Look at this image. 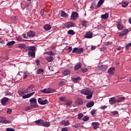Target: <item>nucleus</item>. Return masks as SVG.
Segmentation results:
<instances>
[{
  "mask_svg": "<svg viewBox=\"0 0 131 131\" xmlns=\"http://www.w3.org/2000/svg\"><path fill=\"white\" fill-rule=\"evenodd\" d=\"M68 34H70L71 35H74L75 34V32L73 30H70L68 31Z\"/></svg>",
  "mask_w": 131,
  "mask_h": 131,
  "instance_id": "nucleus-38",
  "label": "nucleus"
},
{
  "mask_svg": "<svg viewBox=\"0 0 131 131\" xmlns=\"http://www.w3.org/2000/svg\"><path fill=\"white\" fill-rule=\"evenodd\" d=\"M96 112H97V110L94 109L91 111V113L92 115H94V114H95V113H96Z\"/></svg>",
  "mask_w": 131,
  "mask_h": 131,
  "instance_id": "nucleus-48",
  "label": "nucleus"
},
{
  "mask_svg": "<svg viewBox=\"0 0 131 131\" xmlns=\"http://www.w3.org/2000/svg\"><path fill=\"white\" fill-rule=\"evenodd\" d=\"M31 109H32V107H31V106H27V107H26V108L25 109V111H28V110H31Z\"/></svg>",
  "mask_w": 131,
  "mask_h": 131,
  "instance_id": "nucleus-49",
  "label": "nucleus"
},
{
  "mask_svg": "<svg viewBox=\"0 0 131 131\" xmlns=\"http://www.w3.org/2000/svg\"><path fill=\"white\" fill-rule=\"evenodd\" d=\"M80 67H81V63H78L75 66L74 69L75 70H78V69H79Z\"/></svg>",
  "mask_w": 131,
  "mask_h": 131,
  "instance_id": "nucleus-34",
  "label": "nucleus"
},
{
  "mask_svg": "<svg viewBox=\"0 0 131 131\" xmlns=\"http://www.w3.org/2000/svg\"><path fill=\"white\" fill-rule=\"evenodd\" d=\"M51 125V123L49 122H44L43 121V124L42 125V126H46V127H49Z\"/></svg>",
  "mask_w": 131,
  "mask_h": 131,
  "instance_id": "nucleus-29",
  "label": "nucleus"
},
{
  "mask_svg": "<svg viewBox=\"0 0 131 131\" xmlns=\"http://www.w3.org/2000/svg\"><path fill=\"white\" fill-rule=\"evenodd\" d=\"M28 72L26 71L24 72V75H23V78L25 79L26 78H27V77L28 76Z\"/></svg>",
  "mask_w": 131,
  "mask_h": 131,
  "instance_id": "nucleus-39",
  "label": "nucleus"
},
{
  "mask_svg": "<svg viewBox=\"0 0 131 131\" xmlns=\"http://www.w3.org/2000/svg\"><path fill=\"white\" fill-rule=\"evenodd\" d=\"M116 100L115 99V97H112L109 99V103L111 105H114L116 104Z\"/></svg>",
  "mask_w": 131,
  "mask_h": 131,
  "instance_id": "nucleus-9",
  "label": "nucleus"
},
{
  "mask_svg": "<svg viewBox=\"0 0 131 131\" xmlns=\"http://www.w3.org/2000/svg\"><path fill=\"white\" fill-rule=\"evenodd\" d=\"M27 35L29 37H33V36L35 35V32L32 31H30L27 33Z\"/></svg>",
  "mask_w": 131,
  "mask_h": 131,
  "instance_id": "nucleus-19",
  "label": "nucleus"
},
{
  "mask_svg": "<svg viewBox=\"0 0 131 131\" xmlns=\"http://www.w3.org/2000/svg\"><path fill=\"white\" fill-rule=\"evenodd\" d=\"M89 119H90V118L88 116H85L82 118V120H83V121H88Z\"/></svg>",
  "mask_w": 131,
  "mask_h": 131,
  "instance_id": "nucleus-45",
  "label": "nucleus"
},
{
  "mask_svg": "<svg viewBox=\"0 0 131 131\" xmlns=\"http://www.w3.org/2000/svg\"><path fill=\"white\" fill-rule=\"evenodd\" d=\"M89 23L88 21H86L85 20H83L81 22V25L82 26H85V27H86V26H89Z\"/></svg>",
  "mask_w": 131,
  "mask_h": 131,
  "instance_id": "nucleus-33",
  "label": "nucleus"
},
{
  "mask_svg": "<svg viewBox=\"0 0 131 131\" xmlns=\"http://www.w3.org/2000/svg\"><path fill=\"white\" fill-rule=\"evenodd\" d=\"M29 51V52H35V47L34 46H31L27 48L26 50V51Z\"/></svg>",
  "mask_w": 131,
  "mask_h": 131,
  "instance_id": "nucleus-17",
  "label": "nucleus"
},
{
  "mask_svg": "<svg viewBox=\"0 0 131 131\" xmlns=\"http://www.w3.org/2000/svg\"><path fill=\"white\" fill-rule=\"evenodd\" d=\"M81 71L83 73H85V72H86V71H88V69L84 68V69H82Z\"/></svg>",
  "mask_w": 131,
  "mask_h": 131,
  "instance_id": "nucleus-56",
  "label": "nucleus"
},
{
  "mask_svg": "<svg viewBox=\"0 0 131 131\" xmlns=\"http://www.w3.org/2000/svg\"><path fill=\"white\" fill-rule=\"evenodd\" d=\"M85 38H92L93 37V33L88 32L84 36Z\"/></svg>",
  "mask_w": 131,
  "mask_h": 131,
  "instance_id": "nucleus-12",
  "label": "nucleus"
},
{
  "mask_svg": "<svg viewBox=\"0 0 131 131\" xmlns=\"http://www.w3.org/2000/svg\"><path fill=\"white\" fill-rule=\"evenodd\" d=\"M60 123L61 125H64V126H67V125H69V124H70L69 121L65 120L62 121Z\"/></svg>",
  "mask_w": 131,
  "mask_h": 131,
  "instance_id": "nucleus-18",
  "label": "nucleus"
},
{
  "mask_svg": "<svg viewBox=\"0 0 131 131\" xmlns=\"http://www.w3.org/2000/svg\"><path fill=\"white\" fill-rule=\"evenodd\" d=\"M117 50L118 51H120V50H121V47L119 46L117 48Z\"/></svg>",
  "mask_w": 131,
  "mask_h": 131,
  "instance_id": "nucleus-63",
  "label": "nucleus"
},
{
  "mask_svg": "<svg viewBox=\"0 0 131 131\" xmlns=\"http://www.w3.org/2000/svg\"><path fill=\"white\" fill-rule=\"evenodd\" d=\"M7 114H11L12 113V109L9 108L7 111Z\"/></svg>",
  "mask_w": 131,
  "mask_h": 131,
  "instance_id": "nucleus-54",
  "label": "nucleus"
},
{
  "mask_svg": "<svg viewBox=\"0 0 131 131\" xmlns=\"http://www.w3.org/2000/svg\"><path fill=\"white\" fill-rule=\"evenodd\" d=\"M131 47V42L127 44V46H126V49H129V47Z\"/></svg>",
  "mask_w": 131,
  "mask_h": 131,
  "instance_id": "nucleus-58",
  "label": "nucleus"
},
{
  "mask_svg": "<svg viewBox=\"0 0 131 131\" xmlns=\"http://www.w3.org/2000/svg\"><path fill=\"white\" fill-rule=\"evenodd\" d=\"M15 43H16V42H15V41H11L8 42L6 44V46H8V47H12V46H14Z\"/></svg>",
  "mask_w": 131,
  "mask_h": 131,
  "instance_id": "nucleus-32",
  "label": "nucleus"
},
{
  "mask_svg": "<svg viewBox=\"0 0 131 131\" xmlns=\"http://www.w3.org/2000/svg\"><path fill=\"white\" fill-rule=\"evenodd\" d=\"M102 19H104V20H106V19H108L109 18V13H106L104 14L101 15Z\"/></svg>",
  "mask_w": 131,
  "mask_h": 131,
  "instance_id": "nucleus-24",
  "label": "nucleus"
},
{
  "mask_svg": "<svg viewBox=\"0 0 131 131\" xmlns=\"http://www.w3.org/2000/svg\"><path fill=\"white\" fill-rule=\"evenodd\" d=\"M125 99V97H119L117 100L116 102L117 103H120V102H122L123 100H124Z\"/></svg>",
  "mask_w": 131,
  "mask_h": 131,
  "instance_id": "nucleus-30",
  "label": "nucleus"
},
{
  "mask_svg": "<svg viewBox=\"0 0 131 131\" xmlns=\"http://www.w3.org/2000/svg\"><path fill=\"white\" fill-rule=\"evenodd\" d=\"M96 49H97V46H92L91 47V50H92V51H94V50H96Z\"/></svg>",
  "mask_w": 131,
  "mask_h": 131,
  "instance_id": "nucleus-57",
  "label": "nucleus"
},
{
  "mask_svg": "<svg viewBox=\"0 0 131 131\" xmlns=\"http://www.w3.org/2000/svg\"><path fill=\"white\" fill-rule=\"evenodd\" d=\"M38 103L40 104V105H47L48 103H49V101H48V100H42L41 98H39L38 99Z\"/></svg>",
  "mask_w": 131,
  "mask_h": 131,
  "instance_id": "nucleus-5",
  "label": "nucleus"
},
{
  "mask_svg": "<svg viewBox=\"0 0 131 131\" xmlns=\"http://www.w3.org/2000/svg\"><path fill=\"white\" fill-rule=\"evenodd\" d=\"M43 28L44 29H45V30H50L51 27L49 25H45L43 26Z\"/></svg>",
  "mask_w": 131,
  "mask_h": 131,
  "instance_id": "nucleus-35",
  "label": "nucleus"
},
{
  "mask_svg": "<svg viewBox=\"0 0 131 131\" xmlns=\"http://www.w3.org/2000/svg\"><path fill=\"white\" fill-rule=\"evenodd\" d=\"M23 36L24 38H28V37H27V36H26V34H23Z\"/></svg>",
  "mask_w": 131,
  "mask_h": 131,
  "instance_id": "nucleus-61",
  "label": "nucleus"
},
{
  "mask_svg": "<svg viewBox=\"0 0 131 131\" xmlns=\"http://www.w3.org/2000/svg\"><path fill=\"white\" fill-rule=\"evenodd\" d=\"M80 77H78L77 78H73V81L74 82H77V81H79L80 80Z\"/></svg>",
  "mask_w": 131,
  "mask_h": 131,
  "instance_id": "nucleus-40",
  "label": "nucleus"
},
{
  "mask_svg": "<svg viewBox=\"0 0 131 131\" xmlns=\"http://www.w3.org/2000/svg\"><path fill=\"white\" fill-rule=\"evenodd\" d=\"M61 131H68V129H67V127H63L62 128Z\"/></svg>",
  "mask_w": 131,
  "mask_h": 131,
  "instance_id": "nucleus-59",
  "label": "nucleus"
},
{
  "mask_svg": "<svg viewBox=\"0 0 131 131\" xmlns=\"http://www.w3.org/2000/svg\"><path fill=\"white\" fill-rule=\"evenodd\" d=\"M117 28L119 30H122L123 29V26H122V24H121V23H118Z\"/></svg>",
  "mask_w": 131,
  "mask_h": 131,
  "instance_id": "nucleus-31",
  "label": "nucleus"
},
{
  "mask_svg": "<svg viewBox=\"0 0 131 131\" xmlns=\"http://www.w3.org/2000/svg\"><path fill=\"white\" fill-rule=\"evenodd\" d=\"M0 43L5 45V41L3 39V37H0Z\"/></svg>",
  "mask_w": 131,
  "mask_h": 131,
  "instance_id": "nucleus-51",
  "label": "nucleus"
},
{
  "mask_svg": "<svg viewBox=\"0 0 131 131\" xmlns=\"http://www.w3.org/2000/svg\"><path fill=\"white\" fill-rule=\"evenodd\" d=\"M108 73H109V74H111V75L114 74V73H115V68L112 67L110 68L108 71H107Z\"/></svg>",
  "mask_w": 131,
  "mask_h": 131,
  "instance_id": "nucleus-11",
  "label": "nucleus"
},
{
  "mask_svg": "<svg viewBox=\"0 0 131 131\" xmlns=\"http://www.w3.org/2000/svg\"><path fill=\"white\" fill-rule=\"evenodd\" d=\"M28 55L30 56V57L35 58V51H29Z\"/></svg>",
  "mask_w": 131,
  "mask_h": 131,
  "instance_id": "nucleus-22",
  "label": "nucleus"
},
{
  "mask_svg": "<svg viewBox=\"0 0 131 131\" xmlns=\"http://www.w3.org/2000/svg\"><path fill=\"white\" fill-rule=\"evenodd\" d=\"M41 93H44L46 94H48V89H45L42 90H41Z\"/></svg>",
  "mask_w": 131,
  "mask_h": 131,
  "instance_id": "nucleus-47",
  "label": "nucleus"
},
{
  "mask_svg": "<svg viewBox=\"0 0 131 131\" xmlns=\"http://www.w3.org/2000/svg\"><path fill=\"white\" fill-rule=\"evenodd\" d=\"M19 48H20V49H24L25 48H26V45H25V44H19Z\"/></svg>",
  "mask_w": 131,
  "mask_h": 131,
  "instance_id": "nucleus-43",
  "label": "nucleus"
},
{
  "mask_svg": "<svg viewBox=\"0 0 131 131\" xmlns=\"http://www.w3.org/2000/svg\"><path fill=\"white\" fill-rule=\"evenodd\" d=\"M74 26V23L71 21H69L65 24L64 27L66 28H70L71 27H73Z\"/></svg>",
  "mask_w": 131,
  "mask_h": 131,
  "instance_id": "nucleus-6",
  "label": "nucleus"
},
{
  "mask_svg": "<svg viewBox=\"0 0 131 131\" xmlns=\"http://www.w3.org/2000/svg\"><path fill=\"white\" fill-rule=\"evenodd\" d=\"M70 73H71V72L69 70H66L62 72V75H64L65 76H66L67 75H69V74H70Z\"/></svg>",
  "mask_w": 131,
  "mask_h": 131,
  "instance_id": "nucleus-23",
  "label": "nucleus"
},
{
  "mask_svg": "<svg viewBox=\"0 0 131 131\" xmlns=\"http://www.w3.org/2000/svg\"><path fill=\"white\" fill-rule=\"evenodd\" d=\"M103 3H104V0H99L96 6V8H100V7H101V6H102V5H103Z\"/></svg>",
  "mask_w": 131,
  "mask_h": 131,
  "instance_id": "nucleus-25",
  "label": "nucleus"
},
{
  "mask_svg": "<svg viewBox=\"0 0 131 131\" xmlns=\"http://www.w3.org/2000/svg\"><path fill=\"white\" fill-rule=\"evenodd\" d=\"M7 131H15V129L13 128H7L6 129Z\"/></svg>",
  "mask_w": 131,
  "mask_h": 131,
  "instance_id": "nucleus-53",
  "label": "nucleus"
},
{
  "mask_svg": "<svg viewBox=\"0 0 131 131\" xmlns=\"http://www.w3.org/2000/svg\"><path fill=\"white\" fill-rule=\"evenodd\" d=\"M40 15L41 16H43L45 15V10L43 9H41L40 11Z\"/></svg>",
  "mask_w": 131,
  "mask_h": 131,
  "instance_id": "nucleus-55",
  "label": "nucleus"
},
{
  "mask_svg": "<svg viewBox=\"0 0 131 131\" xmlns=\"http://www.w3.org/2000/svg\"><path fill=\"white\" fill-rule=\"evenodd\" d=\"M106 108H107V106L106 105L101 107V109H106Z\"/></svg>",
  "mask_w": 131,
  "mask_h": 131,
  "instance_id": "nucleus-64",
  "label": "nucleus"
},
{
  "mask_svg": "<svg viewBox=\"0 0 131 131\" xmlns=\"http://www.w3.org/2000/svg\"><path fill=\"white\" fill-rule=\"evenodd\" d=\"M35 94V92H32L31 93H29L27 95H25L23 96V99H27L28 98H30V97H32V96H33Z\"/></svg>",
  "mask_w": 131,
  "mask_h": 131,
  "instance_id": "nucleus-10",
  "label": "nucleus"
},
{
  "mask_svg": "<svg viewBox=\"0 0 131 131\" xmlns=\"http://www.w3.org/2000/svg\"><path fill=\"white\" fill-rule=\"evenodd\" d=\"M28 92H27V90H21L18 91V94L20 96H22L23 95H25V94H28Z\"/></svg>",
  "mask_w": 131,
  "mask_h": 131,
  "instance_id": "nucleus-27",
  "label": "nucleus"
},
{
  "mask_svg": "<svg viewBox=\"0 0 131 131\" xmlns=\"http://www.w3.org/2000/svg\"><path fill=\"white\" fill-rule=\"evenodd\" d=\"M65 83H66L65 81H61L59 83V85H60V86H63V85H64Z\"/></svg>",
  "mask_w": 131,
  "mask_h": 131,
  "instance_id": "nucleus-44",
  "label": "nucleus"
},
{
  "mask_svg": "<svg viewBox=\"0 0 131 131\" xmlns=\"http://www.w3.org/2000/svg\"><path fill=\"white\" fill-rule=\"evenodd\" d=\"M98 70H103V71H105L108 69V66L106 65L99 66L98 67Z\"/></svg>",
  "mask_w": 131,
  "mask_h": 131,
  "instance_id": "nucleus-8",
  "label": "nucleus"
},
{
  "mask_svg": "<svg viewBox=\"0 0 131 131\" xmlns=\"http://www.w3.org/2000/svg\"><path fill=\"white\" fill-rule=\"evenodd\" d=\"M78 18V13L76 12H73L71 16V20H74V21H76Z\"/></svg>",
  "mask_w": 131,
  "mask_h": 131,
  "instance_id": "nucleus-3",
  "label": "nucleus"
},
{
  "mask_svg": "<svg viewBox=\"0 0 131 131\" xmlns=\"http://www.w3.org/2000/svg\"><path fill=\"white\" fill-rule=\"evenodd\" d=\"M30 106L32 108H38L39 106L37 105V102L36 98H31L30 99Z\"/></svg>",
  "mask_w": 131,
  "mask_h": 131,
  "instance_id": "nucleus-2",
  "label": "nucleus"
},
{
  "mask_svg": "<svg viewBox=\"0 0 131 131\" xmlns=\"http://www.w3.org/2000/svg\"><path fill=\"white\" fill-rule=\"evenodd\" d=\"M56 89L49 88L47 89V94H51L52 93H55Z\"/></svg>",
  "mask_w": 131,
  "mask_h": 131,
  "instance_id": "nucleus-21",
  "label": "nucleus"
},
{
  "mask_svg": "<svg viewBox=\"0 0 131 131\" xmlns=\"http://www.w3.org/2000/svg\"><path fill=\"white\" fill-rule=\"evenodd\" d=\"M43 123V120L41 119H39L35 121V123H36L37 125H40L41 126H42Z\"/></svg>",
  "mask_w": 131,
  "mask_h": 131,
  "instance_id": "nucleus-16",
  "label": "nucleus"
},
{
  "mask_svg": "<svg viewBox=\"0 0 131 131\" xmlns=\"http://www.w3.org/2000/svg\"><path fill=\"white\" fill-rule=\"evenodd\" d=\"M94 105H95V102L94 101H90L86 104V107H87V108H91V107H93Z\"/></svg>",
  "mask_w": 131,
  "mask_h": 131,
  "instance_id": "nucleus-15",
  "label": "nucleus"
},
{
  "mask_svg": "<svg viewBox=\"0 0 131 131\" xmlns=\"http://www.w3.org/2000/svg\"><path fill=\"white\" fill-rule=\"evenodd\" d=\"M75 127H76V128H77V127H79V124H76L74 125Z\"/></svg>",
  "mask_w": 131,
  "mask_h": 131,
  "instance_id": "nucleus-62",
  "label": "nucleus"
},
{
  "mask_svg": "<svg viewBox=\"0 0 131 131\" xmlns=\"http://www.w3.org/2000/svg\"><path fill=\"white\" fill-rule=\"evenodd\" d=\"M43 73H45V71L42 69H39L37 71V74H40V75H43Z\"/></svg>",
  "mask_w": 131,
  "mask_h": 131,
  "instance_id": "nucleus-37",
  "label": "nucleus"
},
{
  "mask_svg": "<svg viewBox=\"0 0 131 131\" xmlns=\"http://www.w3.org/2000/svg\"><path fill=\"white\" fill-rule=\"evenodd\" d=\"M92 125H93L94 129H97V128H98V127L100 125V124L98 122H93L92 123Z\"/></svg>",
  "mask_w": 131,
  "mask_h": 131,
  "instance_id": "nucleus-26",
  "label": "nucleus"
},
{
  "mask_svg": "<svg viewBox=\"0 0 131 131\" xmlns=\"http://www.w3.org/2000/svg\"><path fill=\"white\" fill-rule=\"evenodd\" d=\"M9 101V98L7 97H4L1 99V103L3 106H6L7 105V103H8V101Z\"/></svg>",
  "mask_w": 131,
  "mask_h": 131,
  "instance_id": "nucleus-7",
  "label": "nucleus"
},
{
  "mask_svg": "<svg viewBox=\"0 0 131 131\" xmlns=\"http://www.w3.org/2000/svg\"><path fill=\"white\" fill-rule=\"evenodd\" d=\"M77 105H79V106L83 105V100L81 98H78L76 101Z\"/></svg>",
  "mask_w": 131,
  "mask_h": 131,
  "instance_id": "nucleus-13",
  "label": "nucleus"
},
{
  "mask_svg": "<svg viewBox=\"0 0 131 131\" xmlns=\"http://www.w3.org/2000/svg\"><path fill=\"white\" fill-rule=\"evenodd\" d=\"M82 95H84L86 96L87 100H90L93 97V93L89 89H83L80 92Z\"/></svg>",
  "mask_w": 131,
  "mask_h": 131,
  "instance_id": "nucleus-1",
  "label": "nucleus"
},
{
  "mask_svg": "<svg viewBox=\"0 0 131 131\" xmlns=\"http://www.w3.org/2000/svg\"><path fill=\"white\" fill-rule=\"evenodd\" d=\"M6 96H12V93L10 92L5 93Z\"/></svg>",
  "mask_w": 131,
  "mask_h": 131,
  "instance_id": "nucleus-60",
  "label": "nucleus"
},
{
  "mask_svg": "<svg viewBox=\"0 0 131 131\" xmlns=\"http://www.w3.org/2000/svg\"><path fill=\"white\" fill-rule=\"evenodd\" d=\"M128 5V3L127 2H123L122 3V7H123L124 8H125V7H127V6Z\"/></svg>",
  "mask_w": 131,
  "mask_h": 131,
  "instance_id": "nucleus-42",
  "label": "nucleus"
},
{
  "mask_svg": "<svg viewBox=\"0 0 131 131\" xmlns=\"http://www.w3.org/2000/svg\"><path fill=\"white\" fill-rule=\"evenodd\" d=\"M46 60L49 62H52L53 60H54V58L52 56H49L46 58Z\"/></svg>",
  "mask_w": 131,
  "mask_h": 131,
  "instance_id": "nucleus-41",
  "label": "nucleus"
},
{
  "mask_svg": "<svg viewBox=\"0 0 131 131\" xmlns=\"http://www.w3.org/2000/svg\"><path fill=\"white\" fill-rule=\"evenodd\" d=\"M72 104V101H69L66 103L67 106H70Z\"/></svg>",
  "mask_w": 131,
  "mask_h": 131,
  "instance_id": "nucleus-52",
  "label": "nucleus"
},
{
  "mask_svg": "<svg viewBox=\"0 0 131 131\" xmlns=\"http://www.w3.org/2000/svg\"><path fill=\"white\" fill-rule=\"evenodd\" d=\"M127 33H128V30L125 29L119 34V36H124V35H126Z\"/></svg>",
  "mask_w": 131,
  "mask_h": 131,
  "instance_id": "nucleus-20",
  "label": "nucleus"
},
{
  "mask_svg": "<svg viewBox=\"0 0 131 131\" xmlns=\"http://www.w3.org/2000/svg\"><path fill=\"white\" fill-rule=\"evenodd\" d=\"M83 117V114L80 113L78 115V119H81V118Z\"/></svg>",
  "mask_w": 131,
  "mask_h": 131,
  "instance_id": "nucleus-46",
  "label": "nucleus"
},
{
  "mask_svg": "<svg viewBox=\"0 0 131 131\" xmlns=\"http://www.w3.org/2000/svg\"><path fill=\"white\" fill-rule=\"evenodd\" d=\"M0 122L1 123L6 124V123H9L10 122V121H9V120H8L5 119V118H4L2 117H0Z\"/></svg>",
  "mask_w": 131,
  "mask_h": 131,
  "instance_id": "nucleus-14",
  "label": "nucleus"
},
{
  "mask_svg": "<svg viewBox=\"0 0 131 131\" xmlns=\"http://www.w3.org/2000/svg\"><path fill=\"white\" fill-rule=\"evenodd\" d=\"M34 88V85H33V84L30 85L27 89V91L28 92V93H30V91H31V90H32Z\"/></svg>",
  "mask_w": 131,
  "mask_h": 131,
  "instance_id": "nucleus-28",
  "label": "nucleus"
},
{
  "mask_svg": "<svg viewBox=\"0 0 131 131\" xmlns=\"http://www.w3.org/2000/svg\"><path fill=\"white\" fill-rule=\"evenodd\" d=\"M61 16L64 18H67V17H68V14H67V13H66V12H65L64 11H62L61 13Z\"/></svg>",
  "mask_w": 131,
  "mask_h": 131,
  "instance_id": "nucleus-36",
  "label": "nucleus"
},
{
  "mask_svg": "<svg viewBox=\"0 0 131 131\" xmlns=\"http://www.w3.org/2000/svg\"><path fill=\"white\" fill-rule=\"evenodd\" d=\"M83 52V49L75 48L72 51V53H75V54H81Z\"/></svg>",
  "mask_w": 131,
  "mask_h": 131,
  "instance_id": "nucleus-4",
  "label": "nucleus"
},
{
  "mask_svg": "<svg viewBox=\"0 0 131 131\" xmlns=\"http://www.w3.org/2000/svg\"><path fill=\"white\" fill-rule=\"evenodd\" d=\"M59 100L60 101H66V97H61L59 98Z\"/></svg>",
  "mask_w": 131,
  "mask_h": 131,
  "instance_id": "nucleus-50",
  "label": "nucleus"
}]
</instances>
